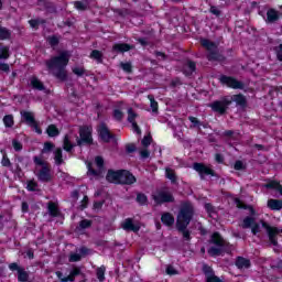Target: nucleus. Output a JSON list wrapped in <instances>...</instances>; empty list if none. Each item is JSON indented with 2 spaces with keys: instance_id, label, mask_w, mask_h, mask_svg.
I'll return each instance as SVG.
<instances>
[{
  "instance_id": "46",
  "label": "nucleus",
  "mask_w": 282,
  "mask_h": 282,
  "mask_svg": "<svg viewBox=\"0 0 282 282\" xmlns=\"http://www.w3.org/2000/svg\"><path fill=\"white\" fill-rule=\"evenodd\" d=\"M119 67H121V69H123L126 74H132L133 72V66L131 65L130 62H127V63L121 62L119 64Z\"/></svg>"
},
{
  "instance_id": "34",
  "label": "nucleus",
  "mask_w": 282,
  "mask_h": 282,
  "mask_svg": "<svg viewBox=\"0 0 282 282\" xmlns=\"http://www.w3.org/2000/svg\"><path fill=\"white\" fill-rule=\"evenodd\" d=\"M2 120H3V124H4V127H7V129H12V127H14V116L6 115Z\"/></svg>"
},
{
  "instance_id": "57",
  "label": "nucleus",
  "mask_w": 282,
  "mask_h": 282,
  "mask_svg": "<svg viewBox=\"0 0 282 282\" xmlns=\"http://www.w3.org/2000/svg\"><path fill=\"white\" fill-rule=\"evenodd\" d=\"M1 164H2V166H6L7 169H9V166H12V163L10 162L8 154H3Z\"/></svg>"
},
{
  "instance_id": "26",
  "label": "nucleus",
  "mask_w": 282,
  "mask_h": 282,
  "mask_svg": "<svg viewBox=\"0 0 282 282\" xmlns=\"http://www.w3.org/2000/svg\"><path fill=\"white\" fill-rule=\"evenodd\" d=\"M30 83L33 89H36L37 91H45V85L43 84V82H41V79H39V77H31Z\"/></svg>"
},
{
  "instance_id": "28",
  "label": "nucleus",
  "mask_w": 282,
  "mask_h": 282,
  "mask_svg": "<svg viewBox=\"0 0 282 282\" xmlns=\"http://www.w3.org/2000/svg\"><path fill=\"white\" fill-rule=\"evenodd\" d=\"M229 100H231V102H236L238 107H246V105L248 104V101L246 100V96L241 94L234 95Z\"/></svg>"
},
{
  "instance_id": "48",
  "label": "nucleus",
  "mask_w": 282,
  "mask_h": 282,
  "mask_svg": "<svg viewBox=\"0 0 282 282\" xmlns=\"http://www.w3.org/2000/svg\"><path fill=\"white\" fill-rule=\"evenodd\" d=\"M87 228H91V220L84 219L79 221V226L77 227V230H85Z\"/></svg>"
},
{
  "instance_id": "42",
  "label": "nucleus",
  "mask_w": 282,
  "mask_h": 282,
  "mask_svg": "<svg viewBox=\"0 0 282 282\" xmlns=\"http://www.w3.org/2000/svg\"><path fill=\"white\" fill-rule=\"evenodd\" d=\"M165 177L172 182V184H175L177 182V175H175V172L171 169H165Z\"/></svg>"
},
{
  "instance_id": "33",
  "label": "nucleus",
  "mask_w": 282,
  "mask_h": 282,
  "mask_svg": "<svg viewBox=\"0 0 282 282\" xmlns=\"http://www.w3.org/2000/svg\"><path fill=\"white\" fill-rule=\"evenodd\" d=\"M195 69H197V64H195V62L188 59L185 65V68H184L186 76H191V74H193V72H195Z\"/></svg>"
},
{
  "instance_id": "54",
  "label": "nucleus",
  "mask_w": 282,
  "mask_h": 282,
  "mask_svg": "<svg viewBox=\"0 0 282 282\" xmlns=\"http://www.w3.org/2000/svg\"><path fill=\"white\" fill-rule=\"evenodd\" d=\"M80 259H83V256H82L80 253H72V254L69 256L68 261H69L70 263H76V261H80Z\"/></svg>"
},
{
  "instance_id": "11",
  "label": "nucleus",
  "mask_w": 282,
  "mask_h": 282,
  "mask_svg": "<svg viewBox=\"0 0 282 282\" xmlns=\"http://www.w3.org/2000/svg\"><path fill=\"white\" fill-rule=\"evenodd\" d=\"M193 169L199 174L200 180H206V175H210L212 177L217 175L213 169L206 166L204 163H194Z\"/></svg>"
},
{
  "instance_id": "3",
  "label": "nucleus",
  "mask_w": 282,
  "mask_h": 282,
  "mask_svg": "<svg viewBox=\"0 0 282 282\" xmlns=\"http://www.w3.org/2000/svg\"><path fill=\"white\" fill-rule=\"evenodd\" d=\"M195 207L191 202L183 203L177 214L176 226H188L193 221Z\"/></svg>"
},
{
  "instance_id": "44",
  "label": "nucleus",
  "mask_w": 282,
  "mask_h": 282,
  "mask_svg": "<svg viewBox=\"0 0 282 282\" xmlns=\"http://www.w3.org/2000/svg\"><path fill=\"white\" fill-rule=\"evenodd\" d=\"M137 202L140 206H147L149 204V198L143 193H138Z\"/></svg>"
},
{
  "instance_id": "56",
  "label": "nucleus",
  "mask_w": 282,
  "mask_h": 282,
  "mask_svg": "<svg viewBox=\"0 0 282 282\" xmlns=\"http://www.w3.org/2000/svg\"><path fill=\"white\" fill-rule=\"evenodd\" d=\"M54 149V144L52 142H45L44 148L42 149V153H50Z\"/></svg>"
},
{
  "instance_id": "63",
  "label": "nucleus",
  "mask_w": 282,
  "mask_h": 282,
  "mask_svg": "<svg viewBox=\"0 0 282 282\" xmlns=\"http://www.w3.org/2000/svg\"><path fill=\"white\" fill-rule=\"evenodd\" d=\"M135 150H137V148L133 143H129L126 145L127 153H135Z\"/></svg>"
},
{
  "instance_id": "37",
  "label": "nucleus",
  "mask_w": 282,
  "mask_h": 282,
  "mask_svg": "<svg viewBox=\"0 0 282 282\" xmlns=\"http://www.w3.org/2000/svg\"><path fill=\"white\" fill-rule=\"evenodd\" d=\"M46 41L51 47H56V45L61 43V35H51L46 39Z\"/></svg>"
},
{
  "instance_id": "39",
  "label": "nucleus",
  "mask_w": 282,
  "mask_h": 282,
  "mask_svg": "<svg viewBox=\"0 0 282 282\" xmlns=\"http://www.w3.org/2000/svg\"><path fill=\"white\" fill-rule=\"evenodd\" d=\"M26 189L30 191L31 193L41 191V189H39V183H36V181H34V180H30L26 182Z\"/></svg>"
},
{
  "instance_id": "8",
  "label": "nucleus",
  "mask_w": 282,
  "mask_h": 282,
  "mask_svg": "<svg viewBox=\"0 0 282 282\" xmlns=\"http://www.w3.org/2000/svg\"><path fill=\"white\" fill-rule=\"evenodd\" d=\"M97 133L99 135V139L101 142H105L106 144H109L111 140H116V135L109 131V128L107 127V123L101 122L97 128Z\"/></svg>"
},
{
  "instance_id": "35",
  "label": "nucleus",
  "mask_w": 282,
  "mask_h": 282,
  "mask_svg": "<svg viewBox=\"0 0 282 282\" xmlns=\"http://www.w3.org/2000/svg\"><path fill=\"white\" fill-rule=\"evenodd\" d=\"M12 36V32L6 26H0V41H8Z\"/></svg>"
},
{
  "instance_id": "7",
  "label": "nucleus",
  "mask_w": 282,
  "mask_h": 282,
  "mask_svg": "<svg viewBox=\"0 0 282 282\" xmlns=\"http://www.w3.org/2000/svg\"><path fill=\"white\" fill-rule=\"evenodd\" d=\"M95 164L98 170H94V167H91V162L87 163V175H93V177H102V173L105 172V159H102V156H96Z\"/></svg>"
},
{
  "instance_id": "49",
  "label": "nucleus",
  "mask_w": 282,
  "mask_h": 282,
  "mask_svg": "<svg viewBox=\"0 0 282 282\" xmlns=\"http://www.w3.org/2000/svg\"><path fill=\"white\" fill-rule=\"evenodd\" d=\"M189 122H192L191 124V129H195V128H200L202 127V121H199L196 117L189 116L188 117Z\"/></svg>"
},
{
  "instance_id": "53",
  "label": "nucleus",
  "mask_w": 282,
  "mask_h": 282,
  "mask_svg": "<svg viewBox=\"0 0 282 282\" xmlns=\"http://www.w3.org/2000/svg\"><path fill=\"white\" fill-rule=\"evenodd\" d=\"M41 23H45V20L32 19L29 21V25H31L33 29H37Z\"/></svg>"
},
{
  "instance_id": "61",
  "label": "nucleus",
  "mask_w": 282,
  "mask_h": 282,
  "mask_svg": "<svg viewBox=\"0 0 282 282\" xmlns=\"http://www.w3.org/2000/svg\"><path fill=\"white\" fill-rule=\"evenodd\" d=\"M73 74L76 76H85V69L83 67L73 68Z\"/></svg>"
},
{
  "instance_id": "17",
  "label": "nucleus",
  "mask_w": 282,
  "mask_h": 282,
  "mask_svg": "<svg viewBox=\"0 0 282 282\" xmlns=\"http://www.w3.org/2000/svg\"><path fill=\"white\" fill-rule=\"evenodd\" d=\"M203 273L205 274L206 282H221V279L215 275V271L208 264H203Z\"/></svg>"
},
{
  "instance_id": "24",
  "label": "nucleus",
  "mask_w": 282,
  "mask_h": 282,
  "mask_svg": "<svg viewBox=\"0 0 282 282\" xmlns=\"http://www.w3.org/2000/svg\"><path fill=\"white\" fill-rule=\"evenodd\" d=\"M47 213L50 217H61V210L58 209V205L54 202L47 203Z\"/></svg>"
},
{
  "instance_id": "4",
  "label": "nucleus",
  "mask_w": 282,
  "mask_h": 282,
  "mask_svg": "<svg viewBox=\"0 0 282 282\" xmlns=\"http://www.w3.org/2000/svg\"><path fill=\"white\" fill-rule=\"evenodd\" d=\"M200 44L203 47H206L208 52L207 61H217L218 63H224V61H226V56L219 53V48L217 47V44H215V42H210L209 40L203 39L200 41Z\"/></svg>"
},
{
  "instance_id": "18",
  "label": "nucleus",
  "mask_w": 282,
  "mask_h": 282,
  "mask_svg": "<svg viewBox=\"0 0 282 282\" xmlns=\"http://www.w3.org/2000/svg\"><path fill=\"white\" fill-rule=\"evenodd\" d=\"M121 228L126 230V232H140V225L133 224L132 218H127L122 224Z\"/></svg>"
},
{
  "instance_id": "12",
  "label": "nucleus",
  "mask_w": 282,
  "mask_h": 282,
  "mask_svg": "<svg viewBox=\"0 0 282 282\" xmlns=\"http://www.w3.org/2000/svg\"><path fill=\"white\" fill-rule=\"evenodd\" d=\"M219 82L221 85H226L227 87H230L231 89H243V83L237 80L235 77L221 75L219 77Z\"/></svg>"
},
{
  "instance_id": "51",
  "label": "nucleus",
  "mask_w": 282,
  "mask_h": 282,
  "mask_svg": "<svg viewBox=\"0 0 282 282\" xmlns=\"http://www.w3.org/2000/svg\"><path fill=\"white\" fill-rule=\"evenodd\" d=\"M135 118H138V113L133 111V108L128 109V122L132 123L135 122Z\"/></svg>"
},
{
  "instance_id": "32",
  "label": "nucleus",
  "mask_w": 282,
  "mask_h": 282,
  "mask_svg": "<svg viewBox=\"0 0 282 282\" xmlns=\"http://www.w3.org/2000/svg\"><path fill=\"white\" fill-rule=\"evenodd\" d=\"M46 133H47L48 138H56V137L61 135V131L58 130L56 124H50L46 128Z\"/></svg>"
},
{
  "instance_id": "50",
  "label": "nucleus",
  "mask_w": 282,
  "mask_h": 282,
  "mask_svg": "<svg viewBox=\"0 0 282 282\" xmlns=\"http://www.w3.org/2000/svg\"><path fill=\"white\" fill-rule=\"evenodd\" d=\"M279 182L276 181H270L269 183L262 185L263 188H268L270 191H276V188H279Z\"/></svg>"
},
{
  "instance_id": "20",
  "label": "nucleus",
  "mask_w": 282,
  "mask_h": 282,
  "mask_svg": "<svg viewBox=\"0 0 282 282\" xmlns=\"http://www.w3.org/2000/svg\"><path fill=\"white\" fill-rule=\"evenodd\" d=\"M235 265L238 268V270H248L252 263L250 262V259L238 256L236 258Z\"/></svg>"
},
{
  "instance_id": "25",
  "label": "nucleus",
  "mask_w": 282,
  "mask_h": 282,
  "mask_svg": "<svg viewBox=\"0 0 282 282\" xmlns=\"http://www.w3.org/2000/svg\"><path fill=\"white\" fill-rule=\"evenodd\" d=\"M112 12L115 14H118L119 17H121L122 19H126V17H135V11L131 10V9H112Z\"/></svg>"
},
{
  "instance_id": "10",
  "label": "nucleus",
  "mask_w": 282,
  "mask_h": 282,
  "mask_svg": "<svg viewBox=\"0 0 282 282\" xmlns=\"http://www.w3.org/2000/svg\"><path fill=\"white\" fill-rule=\"evenodd\" d=\"M230 105H232V100L225 98L223 100H216L213 104L209 105V107L216 112V113H220V116H224V113H226V110L228 109V107H230Z\"/></svg>"
},
{
  "instance_id": "43",
  "label": "nucleus",
  "mask_w": 282,
  "mask_h": 282,
  "mask_svg": "<svg viewBox=\"0 0 282 282\" xmlns=\"http://www.w3.org/2000/svg\"><path fill=\"white\" fill-rule=\"evenodd\" d=\"M90 58H93L97 63H102V52H100L98 50L91 51Z\"/></svg>"
},
{
  "instance_id": "15",
  "label": "nucleus",
  "mask_w": 282,
  "mask_h": 282,
  "mask_svg": "<svg viewBox=\"0 0 282 282\" xmlns=\"http://www.w3.org/2000/svg\"><path fill=\"white\" fill-rule=\"evenodd\" d=\"M155 204H172L175 202V197L171 192H159L156 195L153 196Z\"/></svg>"
},
{
  "instance_id": "14",
  "label": "nucleus",
  "mask_w": 282,
  "mask_h": 282,
  "mask_svg": "<svg viewBox=\"0 0 282 282\" xmlns=\"http://www.w3.org/2000/svg\"><path fill=\"white\" fill-rule=\"evenodd\" d=\"M138 182V178L129 170H121L120 185L131 186Z\"/></svg>"
},
{
  "instance_id": "6",
  "label": "nucleus",
  "mask_w": 282,
  "mask_h": 282,
  "mask_svg": "<svg viewBox=\"0 0 282 282\" xmlns=\"http://www.w3.org/2000/svg\"><path fill=\"white\" fill-rule=\"evenodd\" d=\"M20 115L22 119L21 122H25V124H28V127H31V129H33L35 133H37L39 135L43 133V130L39 128V122L34 118V112L28 111V110H21Z\"/></svg>"
},
{
  "instance_id": "16",
  "label": "nucleus",
  "mask_w": 282,
  "mask_h": 282,
  "mask_svg": "<svg viewBox=\"0 0 282 282\" xmlns=\"http://www.w3.org/2000/svg\"><path fill=\"white\" fill-rule=\"evenodd\" d=\"M34 174L39 182H52V170L50 169V165L42 167L39 172H34Z\"/></svg>"
},
{
  "instance_id": "62",
  "label": "nucleus",
  "mask_w": 282,
  "mask_h": 282,
  "mask_svg": "<svg viewBox=\"0 0 282 282\" xmlns=\"http://www.w3.org/2000/svg\"><path fill=\"white\" fill-rule=\"evenodd\" d=\"M151 140H152L151 134L144 137L141 141L142 147H150L151 145Z\"/></svg>"
},
{
  "instance_id": "45",
  "label": "nucleus",
  "mask_w": 282,
  "mask_h": 282,
  "mask_svg": "<svg viewBox=\"0 0 282 282\" xmlns=\"http://www.w3.org/2000/svg\"><path fill=\"white\" fill-rule=\"evenodd\" d=\"M74 6L76 8V10H79V12H85V10H88L89 4L87 2H83V1H75Z\"/></svg>"
},
{
  "instance_id": "59",
  "label": "nucleus",
  "mask_w": 282,
  "mask_h": 282,
  "mask_svg": "<svg viewBox=\"0 0 282 282\" xmlns=\"http://www.w3.org/2000/svg\"><path fill=\"white\" fill-rule=\"evenodd\" d=\"M113 118L115 120H118L120 122L122 118H124V113H122V111H120L119 109H116L113 111Z\"/></svg>"
},
{
  "instance_id": "27",
  "label": "nucleus",
  "mask_w": 282,
  "mask_h": 282,
  "mask_svg": "<svg viewBox=\"0 0 282 282\" xmlns=\"http://www.w3.org/2000/svg\"><path fill=\"white\" fill-rule=\"evenodd\" d=\"M39 3H43L45 10L47 12H50V14H56V12H58V10L56 9V4H54L53 2H50L47 0H37Z\"/></svg>"
},
{
  "instance_id": "60",
  "label": "nucleus",
  "mask_w": 282,
  "mask_h": 282,
  "mask_svg": "<svg viewBox=\"0 0 282 282\" xmlns=\"http://www.w3.org/2000/svg\"><path fill=\"white\" fill-rule=\"evenodd\" d=\"M251 232H252V235H257L258 232H261V227L259 226V224L257 221L252 224Z\"/></svg>"
},
{
  "instance_id": "23",
  "label": "nucleus",
  "mask_w": 282,
  "mask_h": 282,
  "mask_svg": "<svg viewBox=\"0 0 282 282\" xmlns=\"http://www.w3.org/2000/svg\"><path fill=\"white\" fill-rule=\"evenodd\" d=\"M188 225H176V230L182 235L184 241H191V230L187 229Z\"/></svg>"
},
{
  "instance_id": "2",
  "label": "nucleus",
  "mask_w": 282,
  "mask_h": 282,
  "mask_svg": "<svg viewBox=\"0 0 282 282\" xmlns=\"http://www.w3.org/2000/svg\"><path fill=\"white\" fill-rule=\"evenodd\" d=\"M209 243L213 246L207 250L209 257H221L230 246L217 231L210 236Z\"/></svg>"
},
{
  "instance_id": "36",
  "label": "nucleus",
  "mask_w": 282,
  "mask_h": 282,
  "mask_svg": "<svg viewBox=\"0 0 282 282\" xmlns=\"http://www.w3.org/2000/svg\"><path fill=\"white\" fill-rule=\"evenodd\" d=\"M63 149L67 153H72V149H74V144L72 143V141H69V135L67 134L64 137Z\"/></svg>"
},
{
  "instance_id": "9",
  "label": "nucleus",
  "mask_w": 282,
  "mask_h": 282,
  "mask_svg": "<svg viewBox=\"0 0 282 282\" xmlns=\"http://www.w3.org/2000/svg\"><path fill=\"white\" fill-rule=\"evenodd\" d=\"M9 270L11 272H18V281L20 282H26L30 279V272H28L25 268L19 265L17 262L10 263Z\"/></svg>"
},
{
  "instance_id": "41",
  "label": "nucleus",
  "mask_w": 282,
  "mask_h": 282,
  "mask_svg": "<svg viewBox=\"0 0 282 282\" xmlns=\"http://www.w3.org/2000/svg\"><path fill=\"white\" fill-rule=\"evenodd\" d=\"M55 164H57V166H61V164H63V150L61 148L55 150Z\"/></svg>"
},
{
  "instance_id": "13",
  "label": "nucleus",
  "mask_w": 282,
  "mask_h": 282,
  "mask_svg": "<svg viewBox=\"0 0 282 282\" xmlns=\"http://www.w3.org/2000/svg\"><path fill=\"white\" fill-rule=\"evenodd\" d=\"M58 279H61V281L63 282H74L76 281V276H80V279H85V274L83 273V271H80V268L75 267L67 276H63V273L61 271L56 272Z\"/></svg>"
},
{
  "instance_id": "40",
  "label": "nucleus",
  "mask_w": 282,
  "mask_h": 282,
  "mask_svg": "<svg viewBox=\"0 0 282 282\" xmlns=\"http://www.w3.org/2000/svg\"><path fill=\"white\" fill-rule=\"evenodd\" d=\"M105 272H107V268H105V265H101L96 269V276L99 282L105 281Z\"/></svg>"
},
{
  "instance_id": "64",
  "label": "nucleus",
  "mask_w": 282,
  "mask_h": 282,
  "mask_svg": "<svg viewBox=\"0 0 282 282\" xmlns=\"http://www.w3.org/2000/svg\"><path fill=\"white\" fill-rule=\"evenodd\" d=\"M275 52H276V58L278 61H280L282 63V44H280L276 48H275Z\"/></svg>"
},
{
  "instance_id": "5",
  "label": "nucleus",
  "mask_w": 282,
  "mask_h": 282,
  "mask_svg": "<svg viewBox=\"0 0 282 282\" xmlns=\"http://www.w3.org/2000/svg\"><path fill=\"white\" fill-rule=\"evenodd\" d=\"M91 127L89 126H80L79 127V138L77 137V147H83L86 144L87 147L94 144V138L91 137Z\"/></svg>"
},
{
  "instance_id": "52",
  "label": "nucleus",
  "mask_w": 282,
  "mask_h": 282,
  "mask_svg": "<svg viewBox=\"0 0 282 282\" xmlns=\"http://www.w3.org/2000/svg\"><path fill=\"white\" fill-rule=\"evenodd\" d=\"M33 162L36 166H42V169H44V166H48L47 162L43 161L40 156H34Z\"/></svg>"
},
{
  "instance_id": "19",
  "label": "nucleus",
  "mask_w": 282,
  "mask_h": 282,
  "mask_svg": "<svg viewBox=\"0 0 282 282\" xmlns=\"http://www.w3.org/2000/svg\"><path fill=\"white\" fill-rule=\"evenodd\" d=\"M121 170H108L106 180L109 184H120Z\"/></svg>"
},
{
  "instance_id": "21",
  "label": "nucleus",
  "mask_w": 282,
  "mask_h": 282,
  "mask_svg": "<svg viewBox=\"0 0 282 282\" xmlns=\"http://www.w3.org/2000/svg\"><path fill=\"white\" fill-rule=\"evenodd\" d=\"M161 221L164 226L171 228L175 224V217L173 216V214L165 212L161 215Z\"/></svg>"
},
{
  "instance_id": "31",
  "label": "nucleus",
  "mask_w": 282,
  "mask_h": 282,
  "mask_svg": "<svg viewBox=\"0 0 282 282\" xmlns=\"http://www.w3.org/2000/svg\"><path fill=\"white\" fill-rule=\"evenodd\" d=\"M257 221V219L252 216H247L243 218L242 224L240 225V227L243 230H247L248 228H252V225Z\"/></svg>"
},
{
  "instance_id": "29",
  "label": "nucleus",
  "mask_w": 282,
  "mask_h": 282,
  "mask_svg": "<svg viewBox=\"0 0 282 282\" xmlns=\"http://www.w3.org/2000/svg\"><path fill=\"white\" fill-rule=\"evenodd\" d=\"M279 20V11L270 9L267 12V23H276Z\"/></svg>"
},
{
  "instance_id": "1",
  "label": "nucleus",
  "mask_w": 282,
  "mask_h": 282,
  "mask_svg": "<svg viewBox=\"0 0 282 282\" xmlns=\"http://www.w3.org/2000/svg\"><path fill=\"white\" fill-rule=\"evenodd\" d=\"M68 64L69 55L65 51L59 53V55L53 56L50 59L45 61V65L48 72H51V74L62 83H65V80H67L66 67Z\"/></svg>"
},
{
  "instance_id": "55",
  "label": "nucleus",
  "mask_w": 282,
  "mask_h": 282,
  "mask_svg": "<svg viewBox=\"0 0 282 282\" xmlns=\"http://www.w3.org/2000/svg\"><path fill=\"white\" fill-rule=\"evenodd\" d=\"M12 147H13L14 151H22L23 150V144L17 139L12 140Z\"/></svg>"
},
{
  "instance_id": "47",
  "label": "nucleus",
  "mask_w": 282,
  "mask_h": 282,
  "mask_svg": "<svg viewBox=\"0 0 282 282\" xmlns=\"http://www.w3.org/2000/svg\"><path fill=\"white\" fill-rule=\"evenodd\" d=\"M271 268L272 270H278V272H281L282 269V259L278 258L275 260L271 261Z\"/></svg>"
},
{
  "instance_id": "38",
  "label": "nucleus",
  "mask_w": 282,
  "mask_h": 282,
  "mask_svg": "<svg viewBox=\"0 0 282 282\" xmlns=\"http://www.w3.org/2000/svg\"><path fill=\"white\" fill-rule=\"evenodd\" d=\"M148 99L150 100V108L152 109V113H159V106L158 102L155 101V96L148 95Z\"/></svg>"
},
{
  "instance_id": "22",
  "label": "nucleus",
  "mask_w": 282,
  "mask_h": 282,
  "mask_svg": "<svg viewBox=\"0 0 282 282\" xmlns=\"http://www.w3.org/2000/svg\"><path fill=\"white\" fill-rule=\"evenodd\" d=\"M133 50V46L127 43H117L112 46V52H117V54H124V52H129Z\"/></svg>"
},
{
  "instance_id": "58",
  "label": "nucleus",
  "mask_w": 282,
  "mask_h": 282,
  "mask_svg": "<svg viewBox=\"0 0 282 282\" xmlns=\"http://www.w3.org/2000/svg\"><path fill=\"white\" fill-rule=\"evenodd\" d=\"M210 14H214V17H221V10H219L217 7L212 6L209 9Z\"/></svg>"
},
{
  "instance_id": "30",
  "label": "nucleus",
  "mask_w": 282,
  "mask_h": 282,
  "mask_svg": "<svg viewBox=\"0 0 282 282\" xmlns=\"http://www.w3.org/2000/svg\"><path fill=\"white\" fill-rule=\"evenodd\" d=\"M268 208L271 210H281L282 209V200L281 199H269L268 200Z\"/></svg>"
}]
</instances>
